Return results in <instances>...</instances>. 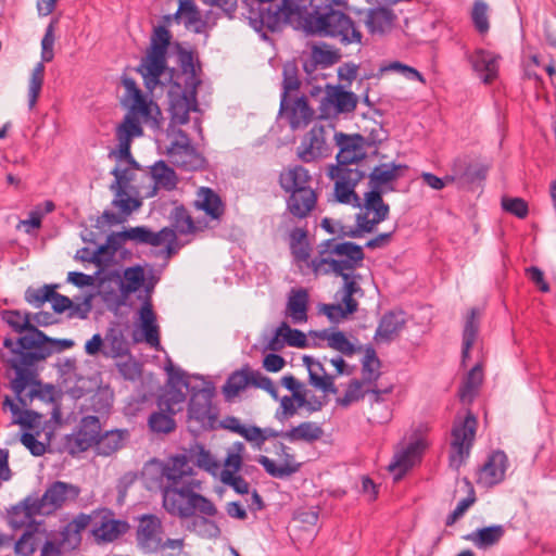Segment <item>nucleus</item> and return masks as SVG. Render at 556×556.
I'll use <instances>...</instances> for the list:
<instances>
[{
  "label": "nucleus",
  "instance_id": "obj_54",
  "mask_svg": "<svg viewBox=\"0 0 556 556\" xmlns=\"http://www.w3.org/2000/svg\"><path fill=\"white\" fill-rule=\"evenodd\" d=\"M334 195L336 200L342 204L352 203L355 207H361V198L355 192V187L344 178V176H336Z\"/></svg>",
  "mask_w": 556,
  "mask_h": 556
},
{
  "label": "nucleus",
  "instance_id": "obj_12",
  "mask_svg": "<svg viewBox=\"0 0 556 556\" xmlns=\"http://www.w3.org/2000/svg\"><path fill=\"white\" fill-rule=\"evenodd\" d=\"M98 277V287L102 288V298L106 303H112L115 309L127 305V300L130 294L137 292L135 289H130L122 278V274L118 269H111L105 271L104 269H98L96 271Z\"/></svg>",
  "mask_w": 556,
  "mask_h": 556
},
{
  "label": "nucleus",
  "instance_id": "obj_11",
  "mask_svg": "<svg viewBox=\"0 0 556 556\" xmlns=\"http://www.w3.org/2000/svg\"><path fill=\"white\" fill-rule=\"evenodd\" d=\"M358 97L353 91L345 90L343 85H326V94L319 104L318 119H328L331 116L348 114L355 111Z\"/></svg>",
  "mask_w": 556,
  "mask_h": 556
},
{
  "label": "nucleus",
  "instance_id": "obj_63",
  "mask_svg": "<svg viewBox=\"0 0 556 556\" xmlns=\"http://www.w3.org/2000/svg\"><path fill=\"white\" fill-rule=\"evenodd\" d=\"M42 415L36 410L22 408L21 413L13 418V424H18L24 432H34L41 430L40 419Z\"/></svg>",
  "mask_w": 556,
  "mask_h": 556
},
{
  "label": "nucleus",
  "instance_id": "obj_16",
  "mask_svg": "<svg viewBox=\"0 0 556 556\" xmlns=\"http://www.w3.org/2000/svg\"><path fill=\"white\" fill-rule=\"evenodd\" d=\"M331 255L342 258L331 260L332 270L334 275H342V273L352 271L363 265L365 253L362 245L353 241H343L336 243L331 249Z\"/></svg>",
  "mask_w": 556,
  "mask_h": 556
},
{
  "label": "nucleus",
  "instance_id": "obj_42",
  "mask_svg": "<svg viewBox=\"0 0 556 556\" xmlns=\"http://www.w3.org/2000/svg\"><path fill=\"white\" fill-rule=\"evenodd\" d=\"M283 20L277 4L269 3L267 8H260L257 16L251 18L252 27L261 33L266 28L270 33L280 30Z\"/></svg>",
  "mask_w": 556,
  "mask_h": 556
},
{
  "label": "nucleus",
  "instance_id": "obj_32",
  "mask_svg": "<svg viewBox=\"0 0 556 556\" xmlns=\"http://www.w3.org/2000/svg\"><path fill=\"white\" fill-rule=\"evenodd\" d=\"M505 535V528L502 525H492L478 528L475 531L463 536L464 540L471 542L479 549H488L496 545Z\"/></svg>",
  "mask_w": 556,
  "mask_h": 556
},
{
  "label": "nucleus",
  "instance_id": "obj_37",
  "mask_svg": "<svg viewBox=\"0 0 556 556\" xmlns=\"http://www.w3.org/2000/svg\"><path fill=\"white\" fill-rule=\"evenodd\" d=\"M309 295L306 289H292L288 298L286 314L294 324L307 320Z\"/></svg>",
  "mask_w": 556,
  "mask_h": 556
},
{
  "label": "nucleus",
  "instance_id": "obj_14",
  "mask_svg": "<svg viewBox=\"0 0 556 556\" xmlns=\"http://www.w3.org/2000/svg\"><path fill=\"white\" fill-rule=\"evenodd\" d=\"M169 162L184 172H200L206 169V157L192 143L178 144L172 142L166 150Z\"/></svg>",
  "mask_w": 556,
  "mask_h": 556
},
{
  "label": "nucleus",
  "instance_id": "obj_29",
  "mask_svg": "<svg viewBox=\"0 0 556 556\" xmlns=\"http://www.w3.org/2000/svg\"><path fill=\"white\" fill-rule=\"evenodd\" d=\"M194 207L203 211L211 219H220L225 213L226 205L220 195L210 187H201L198 190V199Z\"/></svg>",
  "mask_w": 556,
  "mask_h": 556
},
{
  "label": "nucleus",
  "instance_id": "obj_8",
  "mask_svg": "<svg viewBox=\"0 0 556 556\" xmlns=\"http://www.w3.org/2000/svg\"><path fill=\"white\" fill-rule=\"evenodd\" d=\"M14 377L9 382V388L13 391L16 402L22 408L27 406L35 400H46V392L43 390L29 387V384L38 386L36 381V364L24 358L13 361Z\"/></svg>",
  "mask_w": 556,
  "mask_h": 556
},
{
  "label": "nucleus",
  "instance_id": "obj_34",
  "mask_svg": "<svg viewBox=\"0 0 556 556\" xmlns=\"http://www.w3.org/2000/svg\"><path fill=\"white\" fill-rule=\"evenodd\" d=\"M130 433L127 429H114L105 431L98 439L94 445L97 454L101 456H111L126 445Z\"/></svg>",
  "mask_w": 556,
  "mask_h": 556
},
{
  "label": "nucleus",
  "instance_id": "obj_9",
  "mask_svg": "<svg viewBox=\"0 0 556 556\" xmlns=\"http://www.w3.org/2000/svg\"><path fill=\"white\" fill-rule=\"evenodd\" d=\"M14 377L9 382V388L13 391L16 402L22 408L27 406L35 400H46V392L43 390L29 387V384L38 386L36 381V364L24 358L13 361Z\"/></svg>",
  "mask_w": 556,
  "mask_h": 556
},
{
  "label": "nucleus",
  "instance_id": "obj_25",
  "mask_svg": "<svg viewBox=\"0 0 556 556\" xmlns=\"http://www.w3.org/2000/svg\"><path fill=\"white\" fill-rule=\"evenodd\" d=\"M255 371L249 364L243 365L240 369L232 371L222 388L224 397L227 402L237 397L240 392L249 386H254Z\"/></svg>",
  "mask_w": 556,
  "mask_h": 556
},
{
  "label": "nucleus",
  "instance_id": "obj_59",
  "mask_svg": "<svg viewBox=\"0 0 556 556\" xmlns=\"http://www.w3.org/2000/svg\"><path fill=\"white\" fill-rule=\"evenodd\" d=\"M369 178V187H375L380 190H384L383 186L390 185L397 180V177L394 175L393 170L390 168V165L387 163H381L374 167L371 173L368 175Z\"/></svg>",
  "mask_w": 556,
  "mask_h": 556
},
{
  "label": "nucleus",
  "instance_id": "obj_56",
  "mask_svg": "<svg viewBox=\"0 0 556 556\" xmlns=\"http://www.w3.org/2000/svg\"><path fill=\"white\" fill-rule=\"evenodd\" d=\"M161 527L160 519L152 514L143 515L137 530V540L141 548H147L153 540L156 530Z\"/></svg>",
  "mask_w": 556,
  "mask_h": 556
},
{
  "label": "nucleus",
  "instance_id": "obj_18",
  "mask_svg": "<svg viewBox=\"0 0 556 556\" xmlns=\"http://www.w3.org/2000/svg\"><path fill=\"white\" fill-rule=\"evenodd\" d=\"M74 345L75 342L72 339L51 338L39 329L29 351L25 354L24 357L36 364L46 361L54 353H60L72 349Z\"/></svg>",
  "mask_w": 556,
  "mask_h": 556
},
{
  "label": "nucleus",
  "instance_id": "obj_33",
  "mask_svg": "<svg viewBox=\"0 0 556 556\" xmlns=\"http://www.w3.org/2000/svg\"><path fill=\"white\" fill-rule=\"evenodd\" d=\"M396 20L393 10L380 5L368 11L366 26L370 34H384L394 26Z\"/></svg>",
  "mask_w": 556,
  "mask_h": 556
},
{
  "label": "nucleus",
  "instance_id": "obj_6",
  "mask_svg": "<svg viewBox=\"0 0 556 556\" xmlns=\"http://www.w3.org/2000/svg\"><path fill=\"white\" fill-rule=\"evenodd\" d=\"M311 180L308 169L302 165H295L279 176L280 188L290 193L286 201L287 210L296 218L307 217L317 204V193L308 186Z\"/></svg>",
  "mask_w": 556,
  "mask_h": 556
},
{
  "label": "nucleus",
  "instance_id": "obj_45",
  "mask_svg": "<svg viewBox=\"0 0 556 556\" xmlns=\"http://www.w3.org/2000/svg\"><path fill=\"white\" fill-rule=\"evenodd\" d=\"M483 382V369L480 363L476 364L466 375L458 389L460 401H470L477 395L480 386Z\"/></svg>",
  "mask_w": 556,
  "mask_h": 556
},
{
  "label": "nucleus",
  "instance_id": "obj_36",
  "mask_svg": "<svg viewBox=\"0 0 556 556\" xmlns=\"http://www.w3.org/2000/svg\"><path fill=\"white\" fill-rule=\"evenodd\" d=\"M146 226H136L117 232H111L106 237L105 243L110 249L108 260H113L125 241H134L138 244L144 242Z\"/></svg>",
  "mask_w": 556,
  "mask_h": 556
},
{
  "label": "nucleus",
  "instance_id": "obj_10",
  "mask_svg": "<svg viewBox=\"0 0 556 556\" xmlns=\"http://www.w3.org/2000/svg\"><path fill=\"white\" fill-rule=\"evenodd\" d=\"M478 419L471 410H467L463 420L455 419L451 435L450 467L458 470L469 456L476 439Z\"/></svg>",
  "mask_w": 556,
  "mask_h": 556
},
{
  "label": "nucleus",
  "instance_id": "obj_51",
  "mask_svg": "<svg viewBox=\"0 0 556 556\" xmlns=\"http://www.w3.org/2000/svg\"><path fill=\"white\" fill-rule=\"evenodd\" d=\"M380 366L381 361L379 359L376 350L372 345H367L365 349V355L362 359L363 384L371 383L380 378Z\"/></svg>",
  "mask_w": 556,
  "mask_h": 556
},
{
  "label": "nucleus",
  "instance_id": "obj_46",
  "mask_svg": "<svg viewBox=\"0 0 556 556\" xmlns=\"http://www.w3.org/2000/svg\"><path fill=\"white\" fill-rule=\"evenodd\" d=\"M324 431L320 426L312 422V421H303L296 427H292L291 429L285 431L283 438L291 441H305V442H314L323 435Z\"/></svg>",
  "mask_w": 556,
  "mask_h": 556
},
{
  "label": "nucleus",
  "instance_id": "obj_27",
  "mask_svg": "<svg viewBox=\"0 0 556 556\" xmlns=\"http://www.w3.org/2000/svg\"><path fill=\"white\" fill-rule=\"evenodd\" d=\"M163 243H165V248L161 253L164 254L166 258H170L176 255L181 248L175 229L170 227H163L159 231H153L151 228L146 226L143 244L160 247Z\"/></svg>",
  "mask_w": 556,
  "mask_h": 556
},
{
  "label": "nucleus",
  "instance_id": "obj_17",
  "mask_svg": "<svg viewBox=\"0 0 556 556\" xmlns=\"http://www.w3.org/2000/svg\"><path fill=\"white\" fill-rule=\"evenodd\" d=\"M130 169L129 167L124 168L118 180H114L110 185V190L114 192L112 205L119 208L121 213L125 216L137 211L142 204L141 200L127 193L128 189L136 194L139 193L135 187H130V182L135 179V174Z\"/></svg>",
  "mask_w": 556,
  "mask_h": 556
},
{
  "label": "nucleus",
  "instance_id": "obj_64",
  "mask_svg": "<svg viewBox=\"0 0 556 556\" xmlns=\"http://www.w3.org/2000/svg\"><path fill=\"white\" fill-rule=\"evenodd\" d=\"M327 175L330 179H334L336 176H344L350 184L354 187L366 177V173L358 168H350L349 165L334 164L330 165Z\"/></svg>",
  "mask_w": 556,
  "mask_h": 556
},
{
  "label": "nucleus",
  "instance_id": "obj_38",
  "mask_svg": "<svg viewBox=\"0 0 556 556\" xmlns=\"http://www.w3.org/2000/svg\"><path fill=\"white\" fill-rule=\"evenodd\" d=\"M301 80L299 79V68L294 60L288 61L282 68V91L280 99L279 113L282 114L289 110V98L292 91L299 90Z\"/></svg>",
  "mask_w": 556,
  "mask_h": 556
},
{
  "label": "nucleus",
  "instance_id": "obj_21",
  "mask_svg": "<svg viewBox=\"0 0 556 556\" xmlns=\"http://www.w3.org/2000/svg\"><path fill=\"white\" fill-rule=\"evenodd\" d=\"M508 468V458L504 451H492L485 463L478 468L479 478L478 484H483L486 488H493L505 479V473Z\"/></svg>",
  "mask_w": 556,
  "mask_h": 556
},
{
  "label": "nucleus",
  "instance_id": "obj_49",
  "mask_svg": "<svg viewBox=\"0 0 556 556\" xmlns=\"http://www.w3.org/2000/svg\"><path fill=\"white\" fill-rule=\"evenodd\" d=\"M104 339L109 342L110 346V353H104L105 355H110L112 357H125L130 355L129 343L125 338L123 330L117 328L116 324L106 330Z\"/></svg>",
  "mask_w": 556,
  "mask_h": 556
},
{
  "label": "nucleus",
  "instance_id": "obj_60",
  "mask_svg": "<svg viewBox=\"0 0 556 556\" xmlns=\"http://www.w3.org/2000/svg\"><path fill=\"white\" fill-rule=\"evenodd\" d=\"M172 218L174 220V227L181 235L193 233L197 230L193 218L188 213L184 204H179L174 207L172 212Z\"/></svg>",
  "mask_w": 556,
  "mask_h": 556
},
{
  "label": "nucleus",
  "instance_id": "obj_13",
  "mask_svg": "<svg viewBox=\"0 0 556 556\" xmlns=\"http://www.w3.org/2000/svg\"><path fill=\"white\" fill-rule=\"evenodd\" d=\"M80 494L78 485L56 480L52 482L45 493L34 496L41 515H49L60 509L67 500L75 501Z\"/></svg>",
  "mask_w": 556,
  "mask_h": 556
},
{
  "label": "nucleus",
  "instance_id": "obj_57",
  "mask_svg": "<svg viewBox=\"0 0 556 556\" xmlns=\"http://www.w3.org/2000/svg\"><path fill=\"white\" fill-rule=\"evenodd\" d=\"M152 105H154L155 108V116L153 117V122L157 127H160V123L162 121L161 109L156 103H153L151 99L149 100L147 94H143L141 99H137L134 102H131L128 112L137 117L141 116L144 119H149L151 118Z\"/></svg>",
  "mask_w": 556,
  "mask_h": 556
},
{
  "label": "nucleus",
  "instance_id": "obj_43",
  "mask_svg": "<svg viewBox=\"0 0 556 556\" xmlns=\"http://www.w3.org/2000/svg\"><path fill=\"white\" fill-rule=\"evenodd\" d=\"M210 517L195 510L193 516L187 518H191V520L187 523L186 529L190 532H197L203 538L217 539L222 535V530L216 521Z\"/></svg>",
  "mask_w": 556,
  "mask_h": 556
},
{
  "label": "nucleus",
  "instance_id": "obj_62",
  "mask_svg": "<svg viewBox=\"0 0 556 556\" xmlns=\"http://www.w3.org/2000/svg\"><path fill=\"white\" fill-rule=\"evenodd\" d=\"M412 458L405 448L394 454L392 462L388 465V470L394 472L395 481L402 479L413 467L414 462Z\"/></svg>",
  "mask_w": 556,
  "mask_h": 556
},
{
  "label": "nucleus",
  "instance_id": "obj_5",
  "mask_svg": "<svg viewBox=\"0 0 556 556\" xmlns=\"http://www.w3.org/2000/svg\"><path fill=\"white\" fill-rule=\"evenodd\" d=\"M306 33L321 37L336 38L343 46L362 43L363 34L350 15L341 10L326 5L325 12L319 8L305 18Z\"/></svg>",
  "mask_w": 556,
  "mask_h": 556
},
{
  "label": "nucleus",
  "instance_id": "obj_55",
  "mask_svg": "<svg viewBox=\"0 0 556 556\" xmlns=\"http://www.w3.org/2000/svg\"><path fill=\"white\" fill-rule=\"evenodd\" d=\"M143 128L139 117L131 115L129 112L124 116L123 122L116 128V137L119 142H131L134 138L141 137Z\"/></svg>",
  "mask_w": 556,
  "mask_h": 556
},
{
  "label": "nucleus",
  "instance_id": "obj_52",
  "mask_svg": "<svg viewBox=\"0 0 556 556\" xmlns=\"http://www.w3.org/2000/svg\"><path fill=\"white\" fill-rule=\"evenodd\" d=\"M187 457L188 463L193 460L197 467L204 469L212 475H214L215 470L219 467V464L212 456L211 452L200 443H195V445L189 450V455L187 454Z\"/></svg>",
  "mask_w": 556,
  "mask_h": 556
},
{
  "label": "nucleus",
  "instance_id": "obj_47",
  "mask_svg": "<svg viewBox=\"0 0 556 556\" xmlns=\"http://www.w3.org/2000/svg\"><path fill=\"white\" fill-rule=\"evenodd\" d=\"M488 172L489 167L483 164L463 166L460 161L454 164V173L458 176V179L469 186L481 185L486 179Z\"/></svg>",
  "mask_w": 556,
  "mask_h": 556
},
{
  "label": "nucleus",
  "instance_id": "obj_50",
  "mask_svg": "<svg viewBox=\"0 0 556 556\" xmlns=\"http://www.w3.org/2000/svg\"><path fill=\"white\" fill-rule=\"evenodd\" d=\"M64 446L71 456H76L94 446V443L92 437H89L87 431L79 426L76 432L64 437Z\"/></svg>",
  "mask_w": 556,
  "mask_h": 556
},
{
  "label": "nucleus",
  "instance_id": "obj_24",
  "mask_svg": "<svg viewBox=\"0 0 556 556\" xmlns=\"http://www.w3.org/2000/svg\"><path fill=\"white\" fill-rule=\"evenodd\" d=\"M37 515H41V513L37 507L34 495H28L8 510V522L13 529L23 527L28 529L29 523L37 521L34 519Z\"/></svg>",
  "mask_w": 556,
  "mask_h": 556
},
{
  "label": "nucleus",
  "instance_id": "obj_48",
  "mask_svg": "<svg viewBox=\"0 0 556 556\" xmlns=\"http://www.w3.org/2000/svg\"><path fill=\"white\" fill-rule=\"evenodd\" d=\"M42 521H33L28 525V529H25L23 534L14 544V552L20 556H31L38 546V540L36 533L39 531V526Z\"/></svg>",
  "mask_w": 556,
  "mask_h": 556
},
{
  "label": "nucleus",
  "instance_id": "obj_7",
  "mask_svg": "<svg viewBox=\"0 0 556 556\" xmlns=\"http://www.w3.org/2000/svg\"><path fill=\"white\" fill-rule=\"evenodd\" d=\"M159 281L160 277L153 273V269H151L148 281H144V285L142 286L144 295L142 296L139 294L137 296L138 300L142 301L138 311L139 327L141 329L142 338H139L136 334H134L132 338L135 343L144 340L153 348L160 346V330L156 324V314L153 309L152 303V294Z\"/></svg>",
  "mask_w": 556,
  "mask_h": 556
},
{
  "label": "nucleus",
  "instance_id": "obj_44",
  "mask_svg": "<svg viewBox=\"0 0 556 556\" xmlns=\"http://www.w3.org/2000/svg\"><path fill=\"white\" fill-rule=\"evenodd\" d=\"M302 361L303 365L307 368L308 371L309 386L317 390H320L323 393H338V388L334 384L336 376H319V374H317V371L314 369V365L317 359L313 358L309 355H304Z\"/></svg>",
  "mask_w": 556,
  "mask_h": 556
},
{
  "label": "nucleus",
  "instance_id": "obj_22",
  "mask_svg": "<svg viewBox=\"0 0 556 556\" xmlns=\"http://www.w3.org/2000/svg\"><path fill=\"white\" fill-rule=\"evenodd\" d=\"M99 513H103L100 526L91 530V534L98 544L111 543L128 532L129 523L126 520L112 518L114 513L110 508L104 507L93 510L94 515Z\"/></svg>",
  "mask_w": 556,
  "mask_h": 556
},
{
  "label": "nucleus",
  "instance_id": "obj_23",
  "mask_svg": "<svg viewBox=\"0 0 556 556\" xmlns=\"http://www.w3.org/2000/svg\"><path fill=\"white\" fill-rule=\"evenodd\" d=\"M150 168V173H144V177L152 180V184H150L149 190L146 193V198L156 195L160 187L166 191L176 189L178 177L174 168L165 161L159 160Z\"/></svg>",
  "mask_w": 556,
  "mask_h": 556
},
{
  "label": "nucleus",
  "instance_id": "obj_39",
  "mask_svg": "<svg viewBox=\"0 0 556 556\" xmlns=\"http://www.w3.org/2000/svg\"><path fill=\"white\" fill-rule=\"evenodd\" d=\"M92 514L79 513L61 531V543L67 544L72 549L77 548L81 543V531L91 522Z\"/></svg>",
  "mask_w": 556,
  "mask_h": 556
},
{
  "label": "nucleus",
  "instance_id": "obj_35",
  "mask_svg": "<svg viewBox=\"0 0 556 556\" xmlns=\"http://www.w3.org/2000/svg\"><path fill=\"white\" fill-rule=\"evenodd\" d=\"M286 112L289 113V125L293 130L307 126L315 117V111L304 94L296 98L292 104L289 98V110Z\"/></svg>",
  "mask_w": 556,
  "mask_h": 556
},
{
  "label": "nucleus",
  "instance_id": "obj_28",
  "mask_svg": "<svg viewBox=\"0 0 556 556\" xmlns=\"http://www.w3.org/2000/svg\"><path fill=\"white\" fill-rule=\"evenodd\" d=\"M173 35L165 25H159L153 28L150 46L147 54L143 56L148 60L167 63V52L170 46Z\"/></svg>",
  "mask_w": 556,
  "mask_h": 556
},
{
  "label": "nucleus",
  "instance_id": "obj_19",
  "mask_svg": "<svg viewBox=\"0 0 556 556\" xmlns=\"http://www.w3.org/2000/svg\"><path fill=\"white\" fill-rule=\"evenodd\" d=\"M0 316L3 323L20 334L16 351L23 352L21 358H24L39 328L35 324H28L27 320L22 321V312L18 309H3Z\"/></svg>",
  "mask_w": 556,
  "mask_h": 556
},
{
  "label": "nucleus",
  "instance_id": "obj_31",
  "mask_svg": "<svg viewBox=\"0 0 556 556\" xmlns=\"http://www.w3.org/2000/svg\"><path fill=\"white\" fill-rule=\"evenodd\" d=\"M325 127L323 125H315L307 134V138H305L302 142L304 146L303 150L299 149V157L303 162H311L319 156H327V153L323 152L324 146H326V140L324 138Z\"/></svg>",
  "mask_w": 556,
  "mask_h": 556
},
{
  "label": "nucleus",
  "instance_id": "obj_58",
  "mask_svg": "<svg viewBox=\"0 0 556 556\" xmlns=\"http://www.w3.org/2000/svg\"><path fill=\"white\" fill-rule=\"evenodd\" d=\"M463 481L466 484V486L468 488V495H467V497L460 500L457 503L455 509L447 515L446 520H445V525L447 527L453 526L459 518H462L464 516V514L467 511V509L471 505H473L477 501L476 492H475L472 483L466 477L463 479Z\"/></svg>",
  "mask_w": 556,
  "mask_h": 556
},
{
  "label": "nucleus",
  "instance_id": "obj_26",
  "mask_svg": "<svg viewBox=\"0 0 556 556\" xmlns=\"http://www.w3.org/2000/svg\"><path fill=\"white\" fill-rule=\"evenodd\" d=\"M168 111L170 114L169 127L173 125H186L190 121L187 105V89H182L180 83H173V89L168 90Z\"/></svg>",
  "mask_w": 556,
  "mask_h": 556
},
{
  "label": "nucleus",
  "instance_id": "obj_41",
  "mask_svg": "<svg viewBox=\"0 0 556 556\" xmlns=\"http://www.w3.org/2000/svg\"><path fill=\"white\" fill-rule=\"evenodd\" d=\"M403 315V311L386 312L379 321L378 328L376 329L374 337L375 340L391 341L393 334H396L405 325V319Z\"/></svg>",
  "mask_w": 556,
  "mask_h": 556
},
{
  "label": "nucleus",
  "instance_id": "obj_20",
  "mask_svg": "<svg viewBox=\"0 0 556 556\" xmlns=\"http://www.w3.org/2000/svg\"><path fill=\"white\" fill-rule=\"evenodd\" d=\"M275 447L283 460L280 466L276 465L273 459L265 455H260L256 458V462L263 466L266 473L277 479H286L296 473L301 469L302 464L298 463L294 455L289 453V447L282 442L275 444Z\"/></svg>",
  "mask_w": 556,
  "mask_h": 556
},
{
  "label": "nucleus",
  "instance_id": "obj_40",
  "mask_svg": "<svg viewBox=\"0 0 556 556\" xmlns=\"http://www.w3.org/2000/svg\"><path fill=\"white\" fill-rule=\"evenodd\" d=\"M469 62L476 72L485 73L483 76V83L489 84L496 78L497 60L492 52L484 49H478L469 56Z\"/></svg>",
  "mask_w": 556,
  "mask_h": 556
},
{
  "label": "nucleus",
  "instance_id": "obj_53",
  "mask_svg": "<svg viewBox=\"0 0 556 556\" xmlns=\"http://www.w3.org/2000/svg\"><path fill=\"white\" fill-rule=\"evenodd\" d=\"M182 13L185 16V27H193L192 30L195 34L204 33L207 22L202 18L201 12L198 5L192 0H180Z\"/></svg>",
  "mask_w": 556,
  "mask_h": 556
},
{
  "label": "nucleus",
  "instance_id": "obj_61",
  "mask_svg": "<svg viewBox=\"0 0 556 556\" xmlns=\"http://www.w3.org/2000/svg\"><path fill=\"white\" fill-rule=\"evenodd\" d=\"M311 55L323 68L338 63L342 56L338 49H330L327 43L313 46Z\"/></svg>",
  "mask_w": 556,
  "mask_h": 556
},
{
  "label": "nucleus",
  "instance_id": "obj_4",
  "mask_svg": "<svg viewBox=\"0 0 556 556\" xmlns=\"http://www.w3.org/2000/svg\"><path fill=\"white\" fill-rule=\"evenodd\" d=\"M306 33L321 37L336 38L343 46L362 43L363 34L350 15L341 10L326 5L325 12L319 8L305 18Z\"/></svg>",
  "mask_w": 556,
  "mask_h": 556
},
{
  "label": "nucleus",
  "instance_id": "obj_2",
  "mask_svg": "<svg viewBox=\"0 0 556 556\" xmlns=\"http://www.w3.org/2000/svg\"><path fill=\"white\" fill-rule=\"evenodd\" d=\"M165 370L168 375V397L166 400L159 399L160 410L153 412L148 419L150 430L159 434H168L176 429L174 415H176L177 409H175L174 405L186 401V392H189L191 396L199 389V387L192 386L188 381V377L182 369L176 368L169 358L165 365Z\"/></svg>",
  "mask_w": 556,
  "mask_h": 556
},
{
  "label": "nucleus",
  "instance_id": "obj_30",
  "mask_svg": "<svg viewBox=\"0 0 556 556\" xmlns=\"http://www.w3.org/2000/svg\"><path fill=\"white\" fill-rule=\"evenodd\" d=\"M167 70V63L142 58L140 64L135 68L143 78V85L148 93H152L157 86H165L162 76Z\"/></svg>",
  "mask_w": 556,
  "mask_h": 556
},
{
  "label": "nucleus",
  "instance_id": "obj_15",
  "mask_svg": "<svg viewBox=\"0 0 556 556\" xmlns=\"http://www.w3.org/2000/svg\"><path fill=\"white\" fill-rule=\"evenodd\" d=\"M334 142L339 148L336 155L337 164L351 165L364 161L367 156L365 151L366 139L361 134H345L337 131L334 134Z\"/></svg>",
  "mask_w": 556,
  "mask_h": 556
},
{
  "label": "nucleus",
  "instance_id": "obj_1",
  "mask_svg": "<svg viewBox=\"0 0 556 556\" xmlns=\"http://www.w3.org/2000/svg\"><path fill=\"white\" fill-rule=\"evenodd\" d=\"M142 475L152 481L166 478L168 484L162 491L163 507L172 516L186 519L194 515L195 510L208 516H216L218 509L206 496L194 491L200 486L199 482L187 481L178 485L184 477L194 475L193 468L188 465L186 453L176 454L168 462L159 458L148 460L142 469Z\"/></svg>",
  "mask_w": 556,
  "mask_h": 556
},
{
  "label": "nucleus",
  "instance_id": "obj_3",
  "mask_svg": "<svg viewBox=\"0 0 556 556\" xmlns=\"http://www.w3.org/2000/svg\"><path fill=\"white\" fill-rule=\"evenodd\" d=\"M216 389L212 381H204V387H199L190 396L188 404V419L195 424L197 431L228 430L240 434L244 425L236 416H226L218 421V408L213 405Z\"/></svg>",
  "mask_w": 556,
  "mask_h": 556
}]
</instances>
